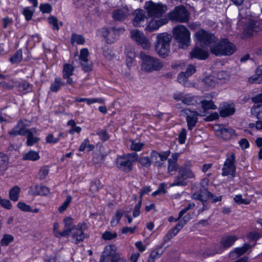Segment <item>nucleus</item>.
I'll return each instance as SVG.
<instances>
[{
    "instance_id": "f257e3e1",
    "label": "nucleus",
    "mask_w": 262,
    "mask_h": 262,
    "mask_svg": "<svg viewBox=\"0 0 262 262\" xmlns=\"http://www.w3.org/2000/svg\"><path fill=\"white\" fill-rule=\"evenodd\" d=\"M235 46L227 38L215 41L210 46V51L216 56H226L232 55L236 51Z\"/></svg>"
},
{
    "instance_id": "f03ea898",
    "label": "nucleus",
    "mask_w": 262,
    "mask_h": 262,
    "mask_svg": "<svg viewBox=\"0 0 262 262\" xmlns=\"http://www.w3.org/2000/svg\"><path fill=\"white\" fill-rule=\"evenodd\" d=\"M64 228L62 232H57L56 236L57 237H66L71 235L73 242L78 244L84 238L83 231L73 224L72 218L67 217L64 220Z\"/></svg>"
},
{
    "instance_id": "7ed1b4c3",
    "label": "nucleus",
    "mask_w": 262,
    "mask_h": 262,
    "mask_svg": "<svg viewBox=\"0 0 262 262\" xmlns=\"http://www.w3.org/2000/svg\"><path fill=\"white\" fill-rule=\"evenodd\" d=\"M155 50L159 55L163 57L167 56L170 51L171 36L166 33L159 34L156 37Z\"/></svg>"
},
{
    "instance_id": "20e7f679",
    "label": "nucleus",
    "mask_w": 262,
    "mask_h": 262,
    "mask_svg": "<svg viewBox=\"0 0 262 262\" xmlns=\"http://www.w3.org/2000/svg\"><path fill=\"white\" fill-rule=\"evenodd\" d=\"M141 69L147 72L159 71L163 67L162 63L157 58L141 53Z\"/></svg>"
},
{
    "instance_id": "39448f33",
    "label": "nucleus",
    "mask_w": 262,
    "mask_h": 262,
    "mask_svg": "<svg viewBox=\"0 0 262 262\" xmlns=\"http://www.w3.org/2000/svg\"><path fill=\"white\" fill-rule=\"evenodd\" d=\"M100 262H126V259L117 252V248L115 245H109L104 247Z\"/></svg>"
},
{
    "instance_id": "423d86ee",
    "label": "nucleus",
    "mask_w": 262,
    "mask_h": 262,
    "mask_svg": "<svg viewBox=\"0 0 262 262\" xmlns=\"http://www.w3.org/2000/svg\"><path fill=\"white\" fill-rule=\"evenodd\" d=\"M138 155L136 152H133L118 157L116 160L118 168L125 172L132 170L133 163L138 160Z\"/></svg>"
},
{
    "instance_id": "0eeeda50",
    "label": "nucleus",
    "mask_w": 262,
    "mask_h": 262,
    "mask_svg": "<svg viewBox=\"0 0 262 262\" xmlns=\"http://www.w3.org/2000/svg\"><path fill=\"white\" fill-rule=\"evenodd\" d=\"M174 38L182 46L188 47L189 45L190 33L189 31L183 25H179L173 28Z\"/></svg>"
},
{
    "instance_id": "6e6552de",
    "label": "nucleus",
    "mask_w": 262,
    "mask_h": 262,
    "mask_svg": "<svg viewBox=\"0 0 262 262\" xmlns=\"http://www.w3.org/2000/svg\"><path fill=\"white\" fill-rule=\"evenodd\" d=\"M144 8L149 17H160L164 14L167 8L161 3H155L152 1L146 2Z\"/></svg>"
},
{
    "instance_id": "1a4fd4ad",
    "label": "nucleus",
    "mask_w": 262,
    "mask_h": 262,
    "mask_svg": "<svg viewBox=\"0 0 262 262\" xmlns=\"http://www.w3.org/2000/svg\"><path fill=\"white\" fill-rule=\"evenodd\" d=\"M239 23H245L244 28V33L247 37H251L254 32H258L262 30L261 23L257 20H248L243 21L244 17L242 16L241 13L238 15Z\"/></svg>"
},
{
    "instance_id": "9d476101",
    "label": "nucleus",
    "mask_w": 262,
    "mask_h": 262,
    "mask_svg": "<svg viewBox=\"0 0 262 262\" xmlns=\"http://www.w3.org/2000/svg\"><path fill=\"white\" fill-rule=\"evenodd\" d=\"M197 41L202 47L211 45L217 40L215 35L204 29H200L195 33Z\"/></svg>"
},
{
    "instance_id": "9b49d317",
    "label": "nucleus",
    "mask_w": 262,
    "mask_h": 262,
    "mask_svg": "<svg viewBox=\"0 0 262 262\" xmlns=\"http://www.w3.org/2000/svg\"><path fill=\"white\" fill-rule=\"evenodd\" d=\"M170 19L180 22L187 23L189 20V13L186 8L180 5L176 7L174 9L169 13Z\"/></svg>"
},
{
    "instance_id": "f8f14e48",
    "label": "nucleus",
    "mask_w": 262,
    "mask_h": 262,
    "mask_svg": "<svg viewBox=\"0 0 262 262\" xmlns=\"http://www.w3.org/2000/svg\"><path fill=\"white\" fill-rule=\"evenodd\" d=\"M235 156L233 152H231L226 159L222 168V174L223 176H231L234 177L236 172L235 165Z\"/></svg>"
},
{
    "instance_id": "ddd939ff",
    "label": "nucleus",
    "mask_w": 262,
    "mask_h": 262,
    "mask_svg": "<svg viewBox=\"0 0 262 262\" xmlns=\"http://www.w3.org/2000/svg\"><path fill=\"white\" fill-rule=\"evenodd\" d=\"M170 154V151L169 150L161 152L152 150L150 153V157L155 166L162 167L164 165L163 162L167 159Z\"/></svg>"
},
{
    "instance_id": "4468645a",
    "label": "nucleus",
    "mask_w": 262,
    "mask_h": 262,
    "mask_svg": "<svg viewBox=\"0 0 262 262\" xmlns=\"http://www.w3.org/2000/svg\"><path fill=\"white\" fill-rule=\"evenodd\" d=\"M181 115L186 117L188 128L189 130H192L198 122V113L186 108L181 111Z\"/></svg>"
},
{
    "instance_id": "2eb2a0df",
    "label": "nucleus",
    "mask_w": 262,
    "mask_h": 262,
    "mask_svg": "<svg viewBox=\"0 0 262 262\" xmlns=\"http://www.w3.org/2000/svg\"><path fill=\"white\" fill-rule=\"evenodd\" d=\"M214 130L216 136L224 140H229L235 136L234 130L230 128L223 125H217Z\"/></svg>"
},
{
    "instance_id": "dca6fc26",
    "label": "nucleus",
    "mask_w": 262,
    "mask_h": 262,
    "mask_svg": "<svg viewBox=\"0 0 262 262\" xmlns=\"http://www.w3.org/2000/svg\"><path fill=\"white\" fill-rule=\"evenodd\" d=\"M125 31L123 28L111 27L105 29L104 36L107 41L110 43H113L117 40L120 34Z\"/></svg>"
},
{
    "instance_id": "f3484780",
    "label": "nucleus",
    "mask_w": 262,
    "mask_h": 262,
    "mask_svg": "<svg viewBox=\"0 0 262 262\" xmlns=\"http://www.w3.org/2000/svg\"><path fill=\"white\" fill-rule=\"evenodd\" d=\"M131 37L143 49H147L150 46V43L144 33L138 30L131 31Z\"/></svg>"
},
{
    "instance_id": "a211bd4d",
    "label": "nucleus",
    "mask_w": 262,
    "mask_h": 262,
    "mask_svg": "<svg viewBox=\"0 0 262 262\" xmlns=\"http://www.w3.org/2000/svg\"><path fill=\"white\" fill-rule=\"evenodd\" d=\"M168 20L166 18H162L160 19H152L151 20L145 28V30L152 32L157 30L160 27L166 24Z\"/></svg>"
},
{
    "instance_id": "6ab92c4d",
    "label": "nucleus",
    "mask_w": 262,
    "mask_h": 262,
    "mask_svg": "<svg viewBox=\"0 0 262 262\" xmlns=\"http://www.w3.org/2000/svg\"><path fill=\"white\" fill-rule=\"evenodd\" d=\"M26 126V124L22 121H19L17 124L9 131L8 134L13 137L17 135L25 136L27 129Z\"/></svg>"
},
{
    "instance_id": "aec40b11",
    "label": "nucleus",
    "mask_w": 262,
    "mask_h": 262,
    "mask_svg": "<svg viewBox=\"0 0 262 262\" xmlns=\"http://www.w3.org/2000/svg\"><path fill=\"white\" fill-rule=\"evenodd\" d=\"M190 55L191 59L196 58L199 60H205L209 57V53L208 51L196 47L191 51Z\"/></svg>"
},
{
    "instance_id": "412c9836",
    "label": "nucleus",
    "mask_w": 262,
    "mask_h": 262,
    "mask_svg": "<svg viewBox=\"0 0 262 262\" xmlns=\"http://www.w3.org/2000/svg\"><path fill=\"white\" fill-rule=\"evenodd\" d=\"M219 110L220 115L222 117L232 115L235 112V108L227 102L221 104Z\"/></svg>"
},
{
    "instance_id": "4be33fe9",
    "label": "nucleus",
    "mask_w": 262,
    "mask_h": 262,
    "mask_svg": "<svg viewBox=\"0 0 262 262\" xmlns=\"http://www.w3.org/2000/svg\"><path fill=\"white\" fill-rule=\"evenodd\" d=\"M129 15L128 8L123 7L113 11L112 17L115 20L122 21L125 19Z\"/></svg>"
},
{
    "instance_id": "5701e85b",
    "label": "nucleus",
    "mask_w": 262,
    "mask_h": 262,
    "mask_svg": "<svg viewBox=\"0 0 262 262\" xmlns=\"http://www.w3.org/2000/svg\"><path fill=\"white\" fill-rule=\"evenodd\" d=\"M37 132V130L36 128L34 127L26 129V134L25 136H26L27 138V145L32 146L39 140V138L33 136V135L36 134Z\"/></svg>"
},
{
    "instance_id": "b1692460",
    "label": "nucleus",
    "mask_w": 262,
    "mask_h": 262,
    "mask_svg": "<svg viewBox=\"0 0 262 262\" xmlns=\"http://www.w3.org/2000/svg\"><path fill=\"white\" fill-rule=\"evenodd\" d=\"M133 24L135 27H140L146 18L145 12L142 9H137L134 13Z\"/></svg>"
},
{
    "instance_id": "393cba45",
    "label": "nucleus",
    "mask_w": 262,
    "mask_h": 262,
    "mask_svg": "<svg viewBox=\"0 0 262 262\" xmlns=\"http://www.w3.org/2000/svg\"><path fill=\"white\" fill-rule=\"evenodd\" d=\"M237 239L235 235H229L223 236L221 241V245L224 248H228L233 245Z\"/></svg>"
},
{
    "instance_id": "a878e982",
    "label": "nucleus",
    "mask_w": 262,
    "mask_h": 262,
    "mask_svg": "<svg viewBox=\"0 0 262 262\" xmlns=\"http://www.w3.org/2000/svg\"><path fill=\"white\" fill-rule=\"evenodd\" d=\"M31 193L33 195H46L50 192L49 189L43 185H36L31 187Z\"/></svg>"
},
{
    "instance_id": "bb28decb",
    "label": "nucleus",
    "mask_w": 262,
    "mask_h": 262,
    "mask_svg": "<svg viewBox=\"0 0 262 262\" xmlns=\"http://www.w3.org/2000/svg\"><path fill=\"white\" fill-rule=\"evenodd\" d=\"M250 83H262V65L259 66L255 72V74L249 78Z\"/></svg>"
},
{
    "instance_id": "cd10ccee",
    "label": "nucleus",
    "mask_w": 262,
    "mask_h": 262,
    "mask_svg": "<svg viewBox=\"0 0 262 262\" xmlns=\"http://www.w3.org/2000/svg\"><path fill=\"white\" fill-rule=\"evenodd\" d=\"M8 163V157L6 155L0 152V175H2L7 170Z\"/></svg>"
},
{
    "instance_id": "c85d7f7f",
    "label": "nucleus",
    "mask_w": 262,
    "mask_h": 262,
    "mask_svg": "<svg viewBox=\"0 0 262 262\" xmlns=\"http://www.w3.org/2000/svg\"><path fill=\"white\" fill-rule=\"evenodd\" d=\"M251 248L250 245L248 244H245L244 245L240 248H236L234 251L231 252L229 254L230 257H233L234 254H236V256L238 257L243 254Z\"/></svg>"
},
{
    "instance_id": "c756f323",
    "label": "nucleus",
    "mask_w": 262,
    "mask_h": 262,
    "mask_svg": "<svg viewBox=\"0 0 262 262\" xmlns=\"http://www.w3.org/2000/svg\"><path fill=\"white\" fill-rule=\"evenodd\" d=\"M63 85H64V82L61 80V79L59 77H55L54 82L51 83L50 89L52 92L56 93Z\"/></svg>"
},
{
    "instance_id": "7c9ffc66",
    "label": "nucleus",
    "mask_w": 262,
    "mask_h": 262,
    "mask_svg": "<svg viewBox=\"0 0 262 262\" xmlns=\"http://www.w3.org/2000/svg\"><path fill=\"white\" fill-rule=\"evenodd\" d=\"M179 172H180L186 180L194 178V174L190 168L184 165L180 167Z\"/></svg>"
},
{
    "instance_id": "2f4dec72",
    "label": "nucleus",
    "mask_w": 262,
    "mask_h": 262,
    "mask_svg": "<svg viewBox=\"0 0 262 262\" xmlns=\"http://www.w3.org/2000/svg\"><path fill=\"white\" fill-rule=\"evenodd\" d=\"M40 156L37 151L31 150L23 156L24 160H30L35 161L38 160Z\"/></svg>"
},
{
    "instance_id": "473e14b6",
    "label": "nucleus",
    "mask_w": 262,
    "mask_h": 262,
    "mask_svg": "<svg viewBox=\"0 0 262 262\" xmlns=\"http://www.w3.org/2000/svg\"><path fill=\"white\" fill-rule=\"evenodd\" d=\"M20 193V188L17 186H15L10 190L9 195L10 199L14 202H16L18 200L19 194Z\"/></svg>"
},
{
    "instance_id": "72a5a7b5",
    "label": "nucleus",
    "mask_w": 262,
    "mask_h": 262,
    "mask_svg": "<svg viewBox=\"0 0 262 262\" xmlns=\"http://www.w3.org/2000/svg\"><path fill=\"white\" fill-rule=\"evenodd\" d=\"M202 83L204 88L206 90L212 89L215 85L214 79L212 77H206L202 80Z\"/></svg>"
},
{
    "instance_id": "f704fd0d",
    "label": "nucleus",
    "mask_w": 262,
    "mask_h": 262,
    "mask_svg": "<svg viewBox=\"0 0 262 262\" xmlns=\"http://www.w3.org/2000/svg\"><path fill=\"white\" fill-rule=\"evenodd\" d=\"M202 107L204 111L209 110H215L217 106L214 104L211 100H203L201 101Z\"/></svg>"
},
{
    "instance_id": "c9c22d12",
    "label": "nucleus",
    "mask_w": 262,
    "mask_h": 262,
    "mask_svg": "<svg viewBox=\"0 0 262 262\" xmlns=\"http://www.w3.org/2000/svg\"><path fill=\"white\" fill-rule=\"evenodd\" d=\"M182 103L186 105H195L197 103V98L190 94H185Z\"/></svg>"
},
{
    "instance_id": "e433bc0d",
    "label": "nucleus",
    "mask_w": 262,
    "mask_h": 262,
    "mask_svg": "<svg viewBox=\"0 0 262 262\" xmlns=\"http://www.w3.org/2000/svg\"><path fill=\"white\" fill-rule=\"evenodd\" d=\"M185 178L183 175L179 172L178 175L175 178L173 183L171 185L172 186H186L187 185V182L186 181Z\"/></svg>"
},
{
    "instance_id": "4c0bfd02",
    "label": "nucleus",
    "mask_w": 262,
    "mask_h": 262,
    "mask_svg": "<svg viewBox=\"0 0 262 262\" xmlns=\"http://www.w3.org/2000/svg\"><path fill=\"white\" fill-rule=\"evenodd\" d=\"M74 70V67L69 63H66L63 65L62 70V77L71 76L73 74Z\"/></svg>"
},
{
    "instance_id": "58836bf2",
    "label": "nucleus",
    "mask_w": 262,
    "mask_h": 262,
    "mask_svg": "<svg viewBox=\"0 0 262 262\" xmlns=\"http://www.w3.org/2000/svg\"><path fill=\"white\" fill-rule=\"evenodd\" d=\"M75 42L78 45H83L85 43V38L82 35L73 33L71 38V43L74 44Z\"/></svg>"
},
{
    "instance_id": "ea45409f",
    "label": "nucleus",
    "mask_w": 262,
    "mask_h": 262,
    "mask_svg": "<svg viewBox=\"0 0 262 262\" xmlns=\"http://www.w3.org/2000/svg\"><path fill=\"white\" fill-rule=\"evenodd\" d=\"M186 216H184L182 220H179L177 224L172 228L177 234L182 229L187 223Z\"/></svg>"
},
{
    "instance_id": "a19ab883",
    "label": "nucleus",
    "mask_w": 262,
    "mask_h": 262,
    "mask_svg": "<svg viewBox=\"0 0 262 262\" xmlns=\"http://www.w3.org/2000/svg\"><path fill=\"white\" fill-rule=\"evenodd\" d=\"M96 134L99 136L100 140L104 142L109 139V135L106 129H99L97 130Z\"/></svg>"
},
{
    "instance_id": "79ce46f5",
    "label": "nucleus",
    "mask_w": 262,
    "mask_h": 262,
    "mask_svg": "<svg viewBox=\"0 0 262 262\" xmlns=\"http://www.w3.org/2000/svg\"><path fill=\"white\" fill-rule=\"evenodd\" d=\"M130 142L131 143L130 148L133 151H139L143 148L144 145L143 143L137 142L133 140H130Z\"/></svg>"
},
{
    "instance_id": "37998d69",
    "label": "nucleus",
    "mask_w": 262,
    "mask_h": 262,
    "mask_svg": "<svg viewBox=\"0 0 262 262\" xmlns=\"http://www.w3.org/2000/svg\"><path fill=\"white\" fill-rule=\"evenodd\" d=\"M207 194L202 192L201 189L199 191L194 192L192 195V198L195 200L201 201L202 202H206L207 200Z\"/></svg>"
},
{
    "instance_id": "c03bdc74",
    "label": "nucleus",
    "mask_w": 262,
    "mask_h": 262,
    "mask_svg": "<svg viewBox=\"0 0 262 262\" xmlns=\"http://www.w3.org/2000/svg\"><path fill=\"white\" fill-rule=\"evenodd\" d=\"M92 62L88 59L81 61V66L83 71L90 72L92 70Z\"/></svg>"
},
{
    "instance_id": "a18cd8bd",
    "label": "nucleus",
    "mask_w": 262,
    "mask_h": 262,
    "mask_svg": "<svg viewBox=\"0 0 262 262\" xmlns=\"http://www.w3.org/2000/svg\"><path fill=\"white\" fill-rule=\"evenodd\" d=\"M164 250L163 249V245H161L158 247L156 250L152 251L150 255L154 258L157 259L159 258L163 253Z\"/></svg>"
},
{
    "instance_id": "49530a36",
    "label": "nucleus",
    "mask_w": 262,
    "mask_h": 262,
    "mask_svg": "<svg viewBox=\"0 0 262 262\" xmlns=\"http://www.w3.org/2000/svg\"><path fill=\"white\" fill-rule=\"evenodd\" d=\"M33 13L34 10L30 7H26L23 11V14L25 16L27 21H29L32 19Z\"/></svg>"
},
{
    "instance_id": "de8ad7c7",
    "label": "nucleus",
    "mask_w": 262,
    "mask_h": 262,
    "mask_svg": "<svg viewBox=\"0 0 262 262\" xmlns=\"http://www.w3.org/2000/svg\"><path fill=\"white\" fill-rule=\"evenodd\" d=\"M137 161L142 166L145 167H149L151 164V160L149 157H142L140 158L138 157Z\"/></svg>"
},
{
    "instance_id": "09e8293b",
    "label": "nucleus",
    "mask_w": 262,
    "mask_h": 262,
    "mask_svg": "<svg viewBox=\"0 0 262 262\" xmlns=\"http://www.w3.org/2000/svg\"><path fill=\"white\" fill-rule=\"evenodd\" d=\"M14 240V237L10 234H4L1 241V244L3 246H7Z\"/></svg>"
},
{
    "instance_id": "8fccbe9b",
    "label": "nucleus",
    "mask_w": 262,
    "mask_h": 262,
    "mask_svg": "<svg viewBox=\"0 0 262 262\" xmlns=\"http://www.w3.org/2000/svg\"><path fill=\"white\" fill-rule=\"evenodd\" d=\"M209 183V179L208 178H204L202 180L200 185L201 188V190L202 191V192L204 193L205 194L207 193L208 192H209L208 190V186Z\"/></svg>"
},
{
    "instance_id": "3c124183",
    "label": "nucleus",
    "mask_w": 262,
    "mask_h": 262,
    "mask_svg": "<svg viewBox=\"0 0 262 262\" xmlns=\"http://www.w3.org/2000/svg\"><path fill=\"white\" fill-rule=\"evenodd\" d=\"M22 57V51L21 50H19L10 58V61L12 63H17L21 60Z\"/></svg>"
},
{
    "instance_id": "603ef678",
    "label": "nucleus",
    "mask_w": 262,
    "mask_h": 262,
    "mask_svg": "<svg viewBox=\"0 0 262 262\" xmlns=\"http://www.w3.org/2000/svg\"><path fill=\"white\" fill-rule=\"evenodd\" d=\"M48 22L52 26L53 30L58 31L59 27L58 25L57 18L53 16L48 18Z\"/></svg>"
},
{
    "instance_id": "864d4df0",
    "label": "nucleus",
    "mask_w": 262,
    "mask_h": 262,
    "mask_svg": "<svg viewBox=\"0 0 262 262\" xmlns=\"http://www.w3.org/2000/svg\"><path fill=\"white\" fill-rule=\"evenodd\" d=\"M117 236V234L116 232H111L108 231H105L102 235V238L104 240H112Z\"/></svg>"
},
{
    "instance_id": "5fc2aeb1",
    "label": "nucleus",
    "mask_w": 262,
    "mask_h": 262,
    "mask_svg": "<svg viewBox=\"0 0 262 262\" xmlns=\"http://www.w3.org/2000/svg\"><path fill=\"white\" fill-rule=\"evenodd\" d=\"M49 172V167L43 166L40 168L38 172V176L40 180H43L48 176Z\"/></svg>"
},
{
    "instance_id": "6e6d98bb",
    "label": "nucleus",
    "mask_w": 262,
    "mask_h": 262,
    "mask_svg": "<svg viewBox=\"0 0 262 262\" xmlns=\"http://www.w3.org/2000/svg\"><path fill=\"white\" fill-rule=\"evenodd\" d=\"M72 201V196L71 195H68L66 200L64 201V202L63 203L62 205L59 207L58 208V211L60 212H62L66 210L68 206L69 205L70 203H71Z\"/></svg>"
},
{
    "instance_id": "4d7b16f0",
    "label": "nucleus",
    "mask_w": 262,
    "mask_h": 262,
    "mask_svg": "<svg viewBox=\"0 0 262 262\" xmlns=\"http://www.w3.org/2000/svg\"><path fill=\"white\" fill-rule=\"evenodd\" d=\"M177 234L172 229L169 230L167 233L165 234V235L163 237V245L165 243L169 242L171 238H172L176 235Z\"/></svg>"
},
{
    "instance_id": "13d9d810",
    "label": "nucleus",
    "mask_w": 262,
    "mask_h": 262,
    "mask_svg": "<svg viewBox=\"0 0 262 262\" xmlns=\"http://www.w3.org/2000/svg\"><path fill=\"white\" fill-rule=\"evenodd\" d=\"M187 133V130L184 128H182L178 136V142L180 144H183L185 143Z\"/></svg>"
},
{
    "instance_id": "bf43d9fd",
    "label": "nucleus",
    "mask_w": 262,
    "mask_h": 262,
    "mask_svg": "<svg viewBox=\"0 0 262 262\" xmlns=\"http://www.w3.org/2000/svg\"><path fill=\"white\" fill-rule=\"evenodd\" d=\"M100 187L101 186L100 181L98 180H95L91 182L90 190L94 193L97 191Z\"/></svg>"
},
{
    "instance_id": "052dcab7",
    "label": "nucleus",
    "mask_w": 262,
    "mask_h": 262,
    "mask_svg": "<svg viewBox=\"0 0 262 262\" xmlns=\"http://www.w3.org/2000/svg\"><path fill=\"white\" fill-rule=\"evenodd\" d=\"M39 9L43 13H49L52 10V7L48 3L41 4L39 6Z\"/></svg>"
},
{
    "instance_id": "680f3d73",
    "label": "nucleus",
    "mask_w": 262,
    "mask_h": 262,
    "mask_svg": "<svg viewBox=\"0 0 262 262\" xmlns=\"http://www.w3.org/2000/svg\"><path fill=\"white\" fill-rule=\"evenodd\" d=\"M18 88L20 91L29 90L30 88V84L26 81H23L19 82Z\"/></svg>"
},
{
    "instance_id": "e2e57ef3",
    "label": "nucleus",
    "mask_w": 262,
    "mask_h": 262,
    "mask_svg": "<svg viewBox=\"0 0 262 262\" xmlns=\"http://www.w3.org/2000/svg\"><path fill=\"white\" fill-rule=\"evenodd\" d=\"M234 201L239 204H249L250 202L242 198V194L236 195L234 198Z\"/></svg>"
},
{
    "instance_id": "0e129e2a",
    "label": "nucleus",
    "mask_w": 262,
    "mask_h": 262,
    "mask_svg": "<svg viewBox=\"0 0 262 262\" xmlns=\"http://www.w3.org/2000/svg\"><path fill=\"white\" fill-rule=\"evenodd\" d=\"M168 164L167 170L169 172L175 171L178 169V165L177 162L168 159Z\"/></svg>"
},
{
    "instance_id": "69168bd1",
    "label": "nucleus",
    "mask_w": 262,
    "mask_h": 262,
    "mask_svg": "<svg viewBox=\"0 0 262 262\" xmlns=\"http://www.w3.org/2000/svg\"><path fill=\"white\" fill-rule=\"evenodd\" d=\"M142 204V199H140L138 203L135 205L133 211V215L134 217L138 216L140 214V208Z\"/></svg>"
},
{
    "instance_id": "338daca9",
    "label": "nucleus",
    "mask_w": 262,
    "mask_h": 262,
    "mask_svg": "<svg viewBox=\"0 0 262 262\" xmlns=\"http://www.w3.org/2000/svg\"><path fill=\"white\" fill-rule=\"evenodd\" d=\"M17 207L23 211L29 212V211H32V208L30 206L24 202H18L17 204Z\"/></svg>"
},
{
    "instance_id": "774afa93",
    "label": "nucleus",
    "mask_w": 262,
    "mask_h": 262,
    "mask_svg": "<svg viewBox=\"0 0 262 262\" xmlns=\"http://www.w3.org/2000/svg\"><path fill=\"white\" fill-rule=\"evenodd\" d=\"M89 55V52L86 48L82 49L80 50L79 59L81 60H87Z\"/></svg>"
}]
</instances>
